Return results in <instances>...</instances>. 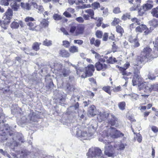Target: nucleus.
I'll return each mask as SVG.
<instances>
[{"label": "nucleus", "instance_id": "nucleus-49", "mask_svg": "<svg viewBox=\"0 0 158 158\" xmlns=\"http://www.w3.org/2000/svg\"><path fill=\"white\" fill-rule=\"evenodd\" d=\"M108 62L110 64H113L116 62L117 61L115 58H113L112 56L110 57L108 60Z\"/></svg>", "mask_w": 158, "mask_h": 158}, {"label": "nucleus", "instance_id": "nucleus-7", "mask_svg": "<svg viewBox=\"0 0 158 158\" xmlns=\"http://www.w3.org/2000/svg\"><path fill=\"white\" fill-rule=\"evenodd\" d=\"M149 24L151 27L149 29H147V30L145 31L144 32L145 35H148L154 29L158 26V19H154L149 22Z\"/></svg>", "mask_w": 158, "mask_h": 158}, {"label": "nucleus", "instance_id": "nucleus-18", "mask_svg": "<svg viewBox=\"0 0 158 158\" xmlns=\"http://www.w3.org/2000/svg\"><path fill=\"white\" fill-rule=\"evenodd\" d=\"M84 28L83 26H80L77 27L75 31V35L78 36L82 34L84 32Z\"/></svg>", "mask_w": 158, "mask_h": 158}, {"label": "nucleus", "instance_id": "nucleus-9", "mask_svg": "<svg viewBox=\"0 0 158 158\" xmlns=\"http://www.w3.org/2000/svg\"><path fill=\"white\" fill-rule=\"evenodd\" d=\"M94 70V67L93 64L89 65L86 68L85 71V77L92 76Z\"/></svg>", "mask_w": 158, "mask_h": 158}, {"label": "nucleus", "instance_id": "nucleus-10", "mask_svg": "<svg viewBox=\"0 0 158 158\" xmlns=\"http://www.w3.org/2000/svg\"><path fill=\"white\" fill-rule=\"evenodd\" d=\"M139 61L137 60V58L136 59V63L134 65L133 73L134 75H138L139 73V70L142 68V65L141 64L142 63H139Z\"/></svg>", "mask_w": 158, "mask_h": 158}, {"label": "nucleus", "instance_id": "nucleus-1", "mask_svg": "<svg viewBox=\"0 0 158 158\" xmlns=\"http://www.w3.org/2000/svg\"><path fill=\"white\" fill-rule=\"evenodd\" d=\"M152 49L148 47L144 48L141 52L140 56H138L137 60L139 63L149 62L152 60L153 57L152 54Z\"/></svg>", "mask_w": 158, "mask_h": 158}, {"label": "nucleus", "instance_id": "nucleus-33", "mask_svg": "<svg viewBox=\"0 0 158 158\" xmlns=\"http://www.w3.org/2000/svg\"><path fill=\"white\" fill-rule=\"evenodd\" d=\"M21 7L27 10H29L31 9V7L29 4L26 3V4L24 3L21 2Z\"/></svg>", "mask_w": 158, "mask_h": 158}, {"label": "nucleus", "instance_id": "nucleus-25", "mask_svg": "<svg viewBox=\"0 0 158 158\" xmlns=\"http://www.w3.org/2000/svg\"><path fill=\"white\" fill-rule=\"evenodd\" d=\"M41 44V43L35 42L32 45V49L36 51H38L40 49V46Z\"/></svg>", "mask_w": 158, "mask_h": 158}, {"label": "nucleus", "instance_id": "nucleus-11", "mask_svg": "<svg viewBox=\"0 0 158 158\" xmlns=\"http://www.w3.org/2000/svg\"><path fill=\"white\" fill-rule=\"evenodd\" d=\"M13 15V12L12 10L10 8H8L4 14L3 17V19L8 21V20L10 21L12 18Z\"/></svg>", "mask_w": 158, "mask_h": 158}, {"label": "nucleus", "instance_id": "nucleus-13", "mask_svg": "<svg viewBox=\"0 0 158 158\" xmlns=\"http://www.w3.org/2000/svg\"><path fill=\"white\" fill-rule=\"evenodd\" d=\"M109 115V113L106 112H100L98 114L97 118L98 120H101V121H101L102 120H104L106 119Z\"/></svg>", "mask_w": 158, "mask_h": 158}, {"label": "nucleus", "instance_id": "nucleus-58", "mask_svg": "<svg viewBox=\"0 0 158 158\" xmlns=\"http://www.w3.org/2000/svg\"><path fill=\"white\" fill-rule=\"evenodd\" d=\"M96 35L98 38H101L102 37V33L101 31H97L96 33Z\"/></svg>", "mask_w": 158, "mask_h": 158}, {"label": "nucleus", "instance_id": "nucleus-64", "mask_svg": "<svg viewBox=\"0 0 158 158\" xmlns=\"http://www.w3.org/2000/svg\"><path fill=\"white\" fill-rule=\"evenodd\" d=\"M76 27L75 26H72L70 27V32L72 33H73L76 30Z\"/></svg>", "mask_w": 158, "mask_h": 158}, {"label": "nucleus", "instance_id": "nucleus-57", "mask_svg": "<svg viewBox=\"0 0 158 158\" xmlns=\"http://www.w3.org/2000/svg\"><path fill=\"white\" fill-rule=\"evenodd\" d=\"M133 41L134 44V46L135 48L138 47L139 46V43L138 42L136 38L133 40Z\"/></svg>", "mask_w": 158, "mask_h": 158}, {"label": "nucleus", "instance_id": "nucleus-15", "mask_svg": "<svg viewBox=\"0 0 158 158\" xmlns=\"http://www.w3.org/2000/svg\"><path fill=\"white\" fill-rule=\"evenodd\" d=\"M111 118L109 121V124L112 126L117 127L118 125V119L113 115L111 114Z\"/></svg>", "mask_w": 158, "mask_h": 158}, {"label": "nucleus", "instance_id": "nucleus-36", "mask_svg": "<svg viewBox=\"0 0 158 158\" xmlns=\"http://www.w3.org/2000/svg\"><path fill=\"white\" fill-rule=\"evenodd\" d=\"M128 1L130 3H132L134 5H136L139 6H140V4L141 3V0H130Z\"/></svg>", "mask_w": 158, "mask_h": 158}, {"label": "nucleus", "instance_id": "nucleus-61", "mask_svg": "<svg viewBox=\"0 0 158 158\" xmlns=\"http://www.w3.org/2000/svg\"><path fill=\"white\" fill-rule=\"evenodd\" d=\"M63 45L66 48H68L70 45V43L68 41H63Z\"/></svg>", "mask_w": 158, "mask_h": 158}, {"label": "nucleus", "instance_id": "nucleus-2", "mask_svg": "<svg viewBox=\"0 0 158 158\" xmlns=\"http://www.w3.org/2000/svg\"><path fill=\"white\" fill-rule=\"evenodd\" d=\"M9 135L11 138V144L14 145L15 146H17L20 143H23L24 139L22 134L20 133L16 132L9 133Z\"/></svg>", "mask_w": 158, "mask_h": 158}, {"label": "nucleus", "instance_id": "nucleus-63", "mask_svg": "<svg viewBox=\"0 0 158 158\" xmlns=\"http://www.w3.org/2000/svg\"><path fill=\"white\" fill-rule=\"evenodd\" d=\"M63 15L67 18H70L72 16L66 10L63 13Z\"/></svg>", "mask_w": 158, "mask_h": 158}, {"label": "nucleus", "instance_id": "nucleus-20", "mask_svg": "<svg viewBox=\"0 0 158 158\" xmlns=\"http://www.w3.org/2000/svg\"><path fill=\"white\" fill-rule=\"evenodd\" d=\"M62 67V65L60 63H54V65L52 67L51 66L52 69H54V70L59 71L61 70Z\"/></svg>", "mask_w": 158, "mask_h": 158}, {"label": "nucleus", "instance_id": "nucleus-53", "mask_svg": "<svg viewBox=\"0 0 158 158\" xmlns=\"http://www.w3.org/2000/svg\"><path fill=\"white\" fill-rule=\"evenodd\" d=\"M19 7V5H17L15 3L11 5L12 9H13L14 11H17Z\"/></svg>", "mask_w": 158, "mask_h": 158}, {"label": "nucleus", "instance_id": "nucleus-54", "mask_svg": "<svg viewBox=\"0 0 158 158\" xmlns=\"http://www.w3.org/2000/svg\"><path fill=\"white\" fill-rule=\"evenodd\" d=\"M136 138L137 141L139 143H140L141 142L142 140V136L141 135L139 134V133L137 134L136 135Z\"/></svg>", "mask_w": 158, "mask_h": 158}, {"label": "nucleus", "instance_id": "nucleus-46", "mask_svg": "<svg viewBox=\"0 0 158 158\" xmlns=\"http://www.w3.org/2000/svg\"><path fill=\"white\" fill-rule=\"evenodd\" d=\"M112 50L114 52H116L118 50V47L116 45L115 42H113V44L112 45Z\"/></svg>", "mask_w": 158, "mask_h": 158}, {"label": "nucleus", "instance_id": "nucleus-35", "mask_svg": "<svg viewBox=\"0 0 158 158\" xmlns=\"http://www.w3.org/2000/svg\"><path fill=\"white\" fill-rule=\"evenodd\" d=\"M92 8L95 10L100 7V3L98 2H95L91 4Z\"/></svg>", "mask_w": 158, "mask_h": 158}, {"label": "nucleus", "instance_id": "nucleus-43", "mask_svg": "<svg viewBox=\"0 0 158 158\" xmlns=\"http://www.w3.org/2000/svg\"><path fill=\"white\" fill-rule=\"evenodd\" d=\"M120 70L121 72V73L122 74L123 76H128L130 74H131V73L129 72H127L126 71V69H124L122 67H121L120 69Z\"/></svg>", "mask_w": 158, "mask_h": 158}, {"label": "nucleus", "instance_id": "nucleus-6", "mask_svg": "<svg viewBox=\"0 0 158 158\" xmlns=\"http://www.w3.org/2000/svg\"><path fill=\"white\" fill-rule=\"evenodd\" d=\"M108 144H106L105 146L104 152L105 154L108 156H114L115 153L118 152L116 151V148L114 147V145L113 146L112 145L109 143V142H107Z\"/></svg>", "mask_w": 158, "mask_h": 158}, {"label": "nucleus", "instance_id": "nucleus-62", "mask_svg": "<svg viewBox=\"0 0 158 158\" xmlns=\"http://www.w3.org/2000/svg\"><path fill=\"white\" fill-rule=\"evenodd\" d=\"M110 87L109 86L104 87L102 88V89L106 92L109 93L110 92Z\"/></svg>", "mask_w": 158, "mask_h": 158}, {"label": "nucleus", "instance_id": "nucleus-34", "mask_svg": "<svg viewBox=\"0 0 158 158\" xmlns=\"http://www.w3.org/2000/svg\"><path fill=\"white\" fill-rule=\"evenodd\" d=\"M97 127V122H95L93 124L90 126L89 128L92 131V132H94L96 131Z\"/></svg>", "mask_w": 158, "mask_h": 158}, {"label": "nucleus", "instance_id": "nucleus-24", "mask_svg": "<svg viewBox=\"0 0 158 158\" xmlns=\"http://www.w3.org/2000/svg\"><path fill=\"white\" fill-rule=\"evenodd\" d=\"M79 97L73 95L71 98L70 102L72 104H73L75 103H76V102H78L79 100Z\"/></svg>", "mask_w": 158, "mask_h": 158}, {"label": "nucleus", "instance_id": "nucleus-38", "mask_svg": "<svg viewBox=\"0 0 158 158\" xmlns=\"http://www.w3.org/2000/svg\"><path fill=\"white\" fill-rule=\"evenodd\" d=\"M69 50L70 52L72 53L77 52H78V47L74 46H71L69 48Z\"/></svg>", "mask_w": 158, "mask_h": 158}, {"label": "nucleus", "instance_id": "nucleus-21", "mask_svg": "<svg viewBox=\"0 0 158 158\" xmlns=\"http://www.w3.org/2000/svg\"><path fill=\"white\" fill-rule=\"evenodd\" d=\"M1 136V139L3 142L6 140H8L9 141L11 144V138L9 135V133L6 135H2Z\"/></svg>", "mask_w": 158, "mask_h": 158}, {"label": "nucleus", "instance_id": "nucleus-30", "mask_svg": "<svg viewBox=\"0 0 158 158\" xmlns=\"http://www.w3.org/2000/svg\"><path fill=\"white\" fill-rule=\"evenodd\" d=\"M10 21H7L6 20H4L2 23L1 25L2 27L4 29H6L8 27V25L10 23Z\"/></svg>", "mask_w": 158, "mask_h": 158}, {"label": "nucleus", "instance_id": "nucleus-47", "mask_svg": "<svg viewBox=\"0 0 158 158\" xmlns=\"http://www.w3.org/2000/svg\"><path fill=\"white\" fill-rule=\"evenodd\" d=\"M103 20L102 17L98 18L96 22V26L98 27L101 26L102 23V22Z\"/></svg>", "mask_w": 158, "mask_h": 158}, {"label": "nucleus", "instance_id": "nucleus-42", "mask_svg": "<svg viewBox=\"0 0 158 158\" xmlns=\"http://www.w3.org/2000/svg\"><path fill=\"white\" fill-rule=\"evenodd\" d=\"M53 18L56 20H60L62 19V17L57 14H54L53 15Z\"/></svg>", "mask_w": 158, "mask_h": 158}, {"label": "nucleus", "instance_id": "nucleus-44", "mask_svg": "<svg viewBox=\"0 0 158 158\" xmlns=\"http://www.w3.org/2000/svg\"><path fill=\"white\" fill-rule=\"evenodd\" d=\"M126 105L125 102H122L119 103L118 104V106L119 109L121 110H123L125 109V107Z\"/></svg>", "mask_w": 158, "mask_h": 158}, {"label": "nucleus", "instance_id": "nucleus-41", "mask_svg": "<svg viewBox=\"0 0 158 158\" xmlns=\"http://www.w3.org/2000/svg\"><path fill=\"white\" fill-rule=\"evenodd\" d=\"M131 17V15L130 13H126L122 16L121 19L124 20H126L127 18L130 19Z\"/></svg>", "mask_w": 158, "mask_h": 158}, {"label": "nucleus", "instance_id": "nucleus-16", "mask_svg": "<svg viewBox=\"0 0 158 158\" xmlns=\"http://www.w3.org/2000/svg\"><path fill=\"white\" fill-rule=\"evenodd\" d=\"M87 114L90 117L94 116L96 114L95 107L94 105H92L88 108Z\"/></svg>", "mask_w": 158, "mask_h": 158}, {"label": "nucleus", "instance_id": "nucleus-59", "mask_svg": "<svg viewBox=\"0 0 158 158\" xmlns=\"http://www.w3.org/2000/svg\"><path fill=\"white\" fill-rule=\"evenodd\" d=\"M89 80L92 85H96V80L93 77L89 79Z\"/></svg>", "mask_w": 158, "mask_h": 158}, {"label": "nucleus", "instance_id": "nucleus-22", "mask_svg": "<svg viewBox=\"0 0 158 158\" xmlns=\"http://www.w3.org/2000/svg\"><path fill=\"white\" fill-rule=\"evenodd\" d=\"M49 19L48 17H47L46 19H43L40 23V24L43 27L45 28L48 27L49 23V22L47 19Z\"/></svg>", "mask_w": 158, "mask_h": 158}, {"label": "nucleus", "instance_id": "nucleus-37", "mask_svg": "<svg viewBox=\"0 0 158 158\" xmlns=\"http://www.w3.org/2000/svg\"><path fill=\"white\" fill-rule=\"evenodd\" d=\"M10 27L12 29H18L19 27L18 23L14 21L10 25Z\"/></svg>", "mask_w": 158, "mask_h": 158}, {"label": "nucleus", "instance_id": "nucleus-56", "mask_svg": "<svg viewBox=\"0 0 158 158\" xmlns=\"http://www.w3.org/2000/svg\"><path fill=\"white\" fill-rule=\"evenodd\" d=\"M79 104L78 102H77L76 103H75L73 104H72V106H71L70 108H72L74 107L75 110H77L79 108Z\"/></svg>", "mask_w": 158, "mask_h": 158}, {"label": "nucleus", "instance_id": "nucleus-48", "mask_svg": "<svg viewBox=\"0 0 158 158\" xmlns=\"http://www.w3.org/2000/svg\"><path fill=\"white\" fill-rule=\"evenodd\" d=\"M9 2L6 0H1L0 1V4L4 6H8L9 5Z\"/></svg>", "mask_w": 158, "mask_h": 158}, {"label": "nucleus", "instance_id": "nucleus-39", "mask_svg": "<svg viewBox=\"0 0 158 158\" xmlns=\"http://www.w3.org/2000/svg\"><path fill=\"white\" fill-rule=\"evenodd\" d=\"M66 89L68 91H72L74 90V88L73 85H70L69 83H67L66 85Z\"/></svg>", "mask_w": 158, "mask_h": 158}, {"label": "nucleus", "instance_id": "nucleus-51", "mask_svg": "<svg viewBox=\"0 0 158 158\" xmlns=\"http://www.w3.org/2000/svg\"><path fill=\"white\" fill-rule=\"evenodd\" d=\"M157 85L154 84H149L150 88V92H151L152 91H156V89Z\"/></svg>", "mask_w": 158, "mask_h": 158}, {"label": "nucleus", "instance_id": "nucleus-60", "mask_svg": "<svg viewBox=\"0 0 158 158\" xmlns=\"http://www.w3.org/2000/svg\"><path fill=\"white\" fill-rule=\"evenodd\" d=\"M74 44H77L79 45H81L83 43V40H74Z\"/></svg>", "mask_w": 158, "mask_h": 158}, {"label": "nucleus", "instance_id": "nucleus-28", "mask_svg": "<svg viewBox=\"0 0 158 158\" xmlns=\"http://www.w3.org/2000/svg\"><path fill=\"white\" fill-rule=\"evenodd\" d=\"M117 32L119 33V35L118 36L121 37L122 36L123 33L124 32V30L123 28L120 26L118 25L116 27Z\"/></svg>", "mask_w": 158, "mask_h": 158}, {"label": "nucleus", "instance_id": "nucleus-3", "mask_svg": "<svg viewBox=\"0 0 158 158\" xmlns=\"http://www.w3.org/2000/svg\"><path fill=\"white\" fill-rule=\"evenodd\" d=\"M27 25L29 27V29L32 31H38L41 29L39 25H36L35 22V20L32 17H27L24 19Z\"/></svg>", "mask_w": 158, "mask_h": 158}, {"label": "nucleus", "instance_id": "nucleus-55", "mask_svg": "<svg viewBox=\"0 0 158 158\" xmlns=\"http://www.w3.org/2000/svg\"><path fill=\"white\" fill-rule=\"evenodd\" d=\"M0 153L5 156H7L8 157H9L10 156L6 151H4L3 149H0Z\"/></svg>", "mask_w": 158, "mask_h": 158}, {"label": "nucleus", "instance_id": "nucleus-8", "mask_svg": "<svg viewBox=\"0 0 158 158\" xmlns=\"http://www.w3.org/2000/svg\"><path fill=\"white\" fill-rule=\"evenodd\" d=\"M109 131L110 135L111 137L113 139H116L118 137H122L124 136V134L123 133L118 131L114 127H110Z\"/></svg>", "mask_w": 158, "mask_h": 158}, {"label": "nucleus", "instance_id": "nucleus-14", "mask_svg": "<svg viewBox=\"0 0 158 158\" xmlns=\"http://www.w3.org/2000/svg\"><path fill=\"white\" fill-rule=\"evenodd\" d=\"M95 67L98 71H100L101 70H104L106 69L107 65L105 64H103L100 62H98L95 64Z\"/></svg>", "mask_w": 158, "mask_h": 158}, {"label": "nucleus", "instance_id": "nucleus-45", "mask_svg": "<svg viewBox=\"0 0 158 158\" xmlns=\"http://www.w3.org/2000/svg\"><path fill=\"white\" fill-rule=\"evenodd\" d=\"M147 85V83L146 82H141L138 85V87L140 89H144L146 85Z\"/></svg>", "mask_w": 158, "mask_h": 158}, {"label": "nucleus", "instance_id": "nucleus-19", "mask_svg": "<svg viewBox=\"0 0 158 158\" xmlns=\"http://www.w3.org/2000/svg\"><path fill=\"white\" fill-rule=\"evenodd\" d=\"M153 44H154L153 52L156 56H158V38L153 42Z\"/></svg>", "mask_w": 158, "mask_h": 158}, {"label": "nucleus", "instance_id": "nucleus-23", "mask_svg": "<svg viewBox=\"0 0 158 158\" xmlns=\"http://www.w3.org/2000/svg\"><path fill=\"white\" fill-rule=\"evenodd\" d=\"M59 54L62 57H66L69 56V52L64 49H62L60 51Z\"/></svg>", "mask_w": 158, "mask_h": 158}, {"label": "nucleus", "instance_id": "nucleus-4", "mask_svg": "<svg viewBox=\"0 0 158 158\" xmlns=\"http://www.w3.org/2000/svg\"><path fill=\"white\" fill-rule=\"evenodd\" d=\"M87 155L89 157L95 158H102L103 156L101 149L98 148H95L94 150L89 149Z\"/></svg>", "mask_w": 158, "mask_h": 158}, {"label": "nucleus", "instance_id": "nucleus-29", "mask_svg": "<svg viewBox=\"0 0 158 158\" xmlns=\"http://www.w3.org/2000/svg\"><path fill=\"white\" fill-rule=\"evenodd\" d=\"M70 73V72L69 70L64 68L61 72V74H62L63 77H66L69 75Z\"/></svg>", "mask_w": 158, "mask_h": 158}, {"label": "nucleus", "instance_id": "nucleus-5", "mask_svg": "<svg viewBox=\"0 0 158 158\" xmlns=\"http://www.w3.org/2000/svg\"><path fill=\"white\" fill-rule=\"evenodd\" d=\"M73 132H76V135L80 139H89V137L91 136L93 134L92 132L89 133L88 134L85 131H82L81 129L77 127L75 129H74Z\"/></svg>", "mask_w": 158, "mask_h": 158}, {"label": "nucleus", "instance_id": "nucleus-52", "mask_svg": "<svg viewBox=\"0 0 158 158\" xmlns=\"http://www.w3.org/2000/svg\"><path fill=\"white\" fill-rule=\"evenodd\" d=\"M38 119L37 116L33 114L31 116L30 118V120L33 122H37Z\"/></svg>", "mask_w": 158, "mask_h": 158}, {"label": "nucleus", "instance_id": "nucleus-50", "mask_svg": "<svg viewBox=\"0 0 158 158\" xmlns=\"http://www.w3.org/2000/svg\"><path fill=\"white\" fill-rule=\"evenodd\" d=\"M57 101L60 103L61 105H62V104L64 103V102L65 101V99L62 96H61L60 97H59L57 98Z\"/></svg>", "mask_w": 158, "mask_h": 158}, {"label": "nucleus", "instance_id": "nucleus-12", "mask_svg": "<svg viewBox=\"0 0 158 158\" xmlns=\"http://www.w3.org/2000/svg\"><path fill=\"white\" fill-rule=\"evenodd\" d=\"M142 78L139 75H134L133 77L132 82L133 86L138 85L142 82Z\"/></svg>", "mask_w": 158, "mask_h": 158}, {"label": "nucleus", "instance_id": "nucleus-26", "mask_svg": "<svg viewBox=\"0 0 158 158\" xmlns=\"http://www.w3.org/2000/svg\"><path fill=\"white\" fill-rule=\"evenodd\" d=\"M152 5L147 3L143 6V9L144 11H147L151 9L153 7Z\"/></svg>", "mask_w": 158, "mask_h": 158}, {"label": "nucleus", "instance_id": "nucleus-31", "mask_svg": "<svg viewBox=\"0 0 158 158\" xmlns=\"http://www.w3.org/2000/svg\"><path fill=\"white\" fill-rule=\"evenodd\" d=\"M131 20L132 22H134V23L131 24V26H133L135 24L136 25H139L141 23L140 22L141 21L140 20L137 19L136 18H134L131 19Z\"/></svg>", "mask_w": 158, "mask_h": 158}, {"label": "nucleus", "instance_id": "nucleus-32", "mask_svg": "<svg viewBox=\"0 0 158 158\" xmlns=\"http://www.w3.org/2000/svg\"><path fill=\"white\" fill-rule=\"evenodd\" d=\"M84 11L89 15L91 18H93V16L94 15V12L92 9H88L85 10Z\"/></svg>", "mask_w": 158, "mask_h": 158}, {"label": "nucleus", "instance_id": "nucleus-40", "mask_svg": "<svg viewBox=\"0 0 158 158\" xmlns=\"http://www.w3.org/2000/svg\"><path fill=\"white\" fill-rule=\"evenodd\" d=\"M43 44L45 46H49L52 45V42L51 40L46 39L45 40L43 41Z\"/></svg>", "mask_w": 158, "mask_h": 158}, {"label": "nucleus", "instance_id": "nucleus-27", "mask_svg": "<svg viewBox=\"0 0 158 158\" xmlns=\"http://www.w3.org/2000/svg\"><path fill=\"white\" fill-rule=\"evenodd\" d=\"M127 145L126 143L124 144L123 143H121L120 145H114V147L116 148V151H117L119 150H123L125 148V146Z\"/></svg>", "mask_w": 158, "mask_h": 158}, {"label": "nucleus", "instance_id": "nucleus-17", "mask_svg": "<svg viewBox=\"0 0 158 158\" xmlns=\"http://www.w3.org/2000/svg\"><path fill=\"white\" fill-rule=\"evenodd\" d=\"M147 29L148 28L145 25L141 24L136 27L135 31L136 32H142L144 30H147Z\"/></svg>", "mask_w": 158, "mask_h": 158}]
</instances>
